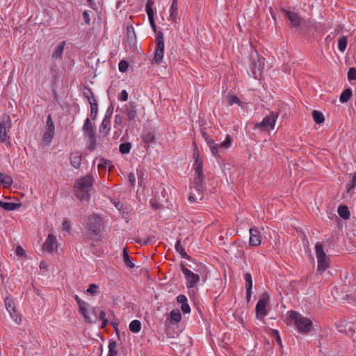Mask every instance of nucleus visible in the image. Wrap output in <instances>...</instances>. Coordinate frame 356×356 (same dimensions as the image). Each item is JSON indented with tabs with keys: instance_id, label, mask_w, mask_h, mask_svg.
Wrapping results in <instances>:
<instances>
[{
	"instance_id": "f257e3e1",
	"label": "nucleus",
	"mask_w": 356,
	"mask_h": 356,
	"mask_svg": "<svg viewBox=\"0 0 356 356\" xmlns=\"http://www.w3.org/2000/svg\"><path fill=\"white\" fill-rule=\"evenodd\" d=\"M85 227L90 239L99 241L102 238V232L104 229L103 218L97 214L93 213L88 216Z\"/></svg>"
},
{
	"instance_id": "f03ea898",
	"label": "nucleus",
	"mask_w": 356,
	"mask_h": 356,
	"mask_svg": "<svg viewBox=\"0 0 356 356\" xmlns=\"http://www.w3.org/2000/svg\"><path fill=\"white\" fill-rule=\"evenodd\" d=\"M95 180L91 175H87L85 177L76 180L74 186L75 195L80 200H88L90 197V191L92 190Z\"/></svg>"
},
{
	"instance_id": "7ed1b4c3",
	"label": "nucleus",
	"mask_w": 356,
	"mask_h": 356,
	"mask_svg": "<svg viewBox=\"0 0 356 356\" xmlns=\"http://www.w3.org/2000/svg\"><path fill=\"white\" fill-rule=\"evenodd\" d=\"M289 318L293 322L298 332L308 334L312 330V321L302 316L298 312L291 311L289 312Z\"/></svg>"
},
{
	"instance_id": "20e7f679",
	"label": "nucleus",
	"mask_w": 356,
	"mask_h": 356,
	"mask_svg": "<svg viewBox=\"0 0 356 356\" xmlns=\"http://www.w3.org/2000/svg\"><path fill=\"white\" fill-rule=\"evenodd\" d=\"M315 252L317 259V272L322 273L330 267V257L326 254L323 244L320 242L315 244Z\"/></svg>"
},
{
	"instance_id": "39448f33",
	"label": "nucleus",
	"mask_w": 356,
	"mask_h": 356,
	"mask_svg": "<svg viewBox=\"0 0 356 356\" xmlns=\"http://www.w3.org/2000/svg\"><path fill=\"white\" fill-rule=\"evenodd\" d=\"M12 125L10 115H2L0 119V141L8 145H10V137L8 135V133L10 131Z\"/></svg>"
},
{
	"instance_id": "423d86ee",
	"label": "nucleus",
	"mask_w": 356,
	"mask_h": 356,
	"mask_svg": "<svg viewBox=\"0 0 356 356\" xmlns=\"http://www.w3.org/2000/svg\"><path fill=\"white\" fill-rule=\"evenodd\" d=\"M269 296L267 293H263L259 301L257 302L255 307L256 312V318L258 320H263L264 316L268 314V312L266 309V305L268 302Z\"/></svg>"
},
{
	"instance_id": "0eeeda50",
	"label": "nucleus",
	"mask_w": 356,
	"mask_h": 356,
	"mask_svg": "<svg viewBox=\"0 0 356 356\" xmlns=\"http://www.w3.org/2000/svg\"><path fill=\"white\" fill-rule=\"evenodd\" d=\"M156 48L154 58L152 60V63L159 64L161 62L163 58L164 54V40H163V34L161 31H159L156 33Z\"/></svg>"
},
{
	"instance_id": "6e6552de",
	"label": "nucleus",
	"mask_w": 356,
	"mask_h": 356,
	"mask_svg": "<svg viewBox=\"0 0 356 356\" xmlns=\"http://www.w3.org/2000/svg\"><path fill=\"white\" fill-rule=\"evenodd\" d=\"M250 60H251L250 67L252 74L256 77V74L259 72L264 65V58L259 56L257 51H252L250 54Z\"/></svg>"
},
{
	"instance_id": "1a4fd4ad",
	"label": "nucleus",
	"mask_w": 356,
	"mask_h": 356,
	"mask_svg": "<svg viewBox=\"0 0 356 356\" xmlns=\"http://www.w3.org/2000/svg\"><path fill=\"white\" fill-rule=\"evenodd\" d=\"M180 267L187 281V287L188 289L193 288L195 286L197 285V284L200 281L199 275L194 273L193 272L188 269L184 264H181Z\"/></svg>"
},
{
	"instance_id": "9d476101",
	"label": "nucleus",
	"mask_w": 356,
	"mask_h": 356,
	"mask_svg": "<svg viewBox=\"0 0 356 356\" xmlns=\"http://www.w3.org/2000/svg\"><path fill=\"white\" fill-rule=\"evenodd\" d=\"M277 117V113L271 112L270 115H266L261 122L256 124L255 128L263 129L264 130H268V129H272L275 127Z\"/></svg>"
},
{
	"instance_id": "9b49d317",
	"label": "nucleus",
	"mask_w": 356,
	"mask_h": 356,
	"mask_svg": "<svg viewBox=\"0 0 356 356\" xmlns=\"http://www.w3.org/2000/svg\"><path fill=\"white\" fill-rule=\"evenodd\" d=\"M4 302L6 308L9 312L10 317L17 324L19 325L22 323V318L21 316L16 312L13 300L10 298L6 297L4 300Z\"/></svg>"
},
{
	"instance_id": "f8f14e48",
	"label": "nucleus",
	"mask_w": 356,
	"mask_h": 356,
	"mask_svg": "<svg viewBox=\"0 0 356 356\" xmlns=\"http://www.w3.org/2000/svg\"><path fill=\"white\" fill-rule=\"evenodd\" d=\"M204 174H200L194 177L193 181L192 182L191 190H195L199 196L200 200H202V191L204 189Z\"/></svg>"
},
{
	"instance_id": "ddd939ff",
	"label": "nucleus",
	"mask_w": 356,
	"mask_h": 356,
	"mask_svg": "<svg viewBox=\"0 0 356 356\" xmlns=\"http://www.w3.org/2000/svg\"><path fill=\"white\" fill-rule=\"evenodd\" d=\"M123 113L126 116V120L129 122L134 120L137 117L136 103L130 102L124 105Z\"/></svg>"
},
{
	"instance_id": "4468645a",
	"label": "nucleus",
	"mask_w": 356,
	"mask_h": 356,
	"mask_svg": "<svg viewBox=\"0 0 356 356\" xmlns=\"http://www.w3.org/2000/svg\"><path fill=\"white\" fill-rule=\"evenodd\" d=\"M58 247L57 239L55 235L49 234L43 244L42 250L47 252H52L56 250Z\"/></svg>"
},
{
	"instance_id": "2eb2a0df",
	"label": "nucleus",
	"mask_w": 356,
	"mask_h": 356,
	"mask_svg": "<svg viewBox=\"0 0 356 356\" xmlns=\"http://www.w3.org/2000/svg\"><path fill=\"white\" fill-rule=\"evenodd\" d=\"M261 236L259 231L254 227L250 228L249 244L251 246H257L261 244Z\"/></svg>"
},
{
	"instance_id": "dca6fc26",
	"label": "nucleus",
	"mask_w": 356,
	"mask_h": 356,
	"mask_svg": "<svg viewBox=\"0 0 356 356\" xmlns=\"http://www.w3.org/2000/svg\"><path fill=\"white\" fill-rule=\"evenodd\" d=\"M202 136L204 138L207 144L209 145L212 154L215 157H218L219 156V154H218V145L215 143V142L213 140V138H211L207 132L203 131L202 132Z\"/></svg>"
},
{
	"instance_id": "f3484780",
	"label": "nucleus",
	"mask_w": 356,
	"mask_h": 356,
	"mask_svg": "<svg viewBox=\"0 0 356 356\" xmlns=\"http://www.w3.org/2000/svg\"><path fill=\"white\" fill-rule=\"evenodd\" d=\"M284 15L289 19L291 24L293 27H298L301 24V17L298 13L283 10Z\"/></svg>"
},
{
	"instance_id": "a211bd4d",
	"label": "nucleus",
	"mask_w": 356,
	"mask_h": 356,
	"mask_svg": "<svg viewBox=\"0 0 356 356\" xmlns=\"http://www.w3.org/2000/svg\"><path fill=\"white\" fill-rule=\"evenodd\" d=\"M83 131L84 133V135L87 137L92 136L93 135H95L96 129L95 125L90 122L89 118H87L85 120L83 127Z\"/></svg>"
},
{
	"instance_id": "6ab92c4d",
	"label": "nucleus",
	"mask_w": 356,
	"mask_h": 356,
	"mask_svg": "<svg viewBox=\"0 0 356 356\" xmlns=\"http://www.w3.org/2000/svg\"><path fill=\"white\" fill-rule=\"evenodd\" d=\"M70 163L76 169L79 168L81 164V154L79 152H72L70 154Z\"/></svg>"
},
{
	"instance_id": "aec40b11",
	"label": "nucleus",
	"mask_w": 356,
	"mask_h": 356,
	"mask_svg": "<svg viewBox=\"0 0 356 356\" xmlns=\"http://www.w3.org/2000/svg\"><path fill=\"white\" fill-rule=\"evenodd\" d=\"M21 203L8 202L1 200L0 207L6 211H15L21 207Z\"/></svg>"
},
{
	"instance_id": "412c9836",
	"label": "nucleus",
	"mask_w": 356,
	"mask_h": 356,
	"mask_svg": "<svg viewBox=\"0 0 356 356\" xmlns=\"http://www.w3.org/2000/svg\"><path fill=\"white\" fill-rule=\"evenodd\" d=\"M79 312L83 315L84 320L88 323H91L92 320L90 318L88 310H87V302L81 300L80 303L78 304Z\"/></svg>"
},
{
	"instance_id": "4be33fe9",
	"label": "nucleus",
	"mask_w": 356,
	"mask_h": 356,
	"mask_svg": "<svg viewBox=\"0 0 356 356\" xmlns=\"http://www.w3.org/2000/svg\"><path fill=\"white\" fill-rule=\"evenodd\" d=\"M111 117V113L109 114L108 116L107 115H105L102 124L99 126V132L103 133L104 134H106L108 131L110 129V118Z\"/></svg>"
},
{
	"instance_id": "5701e85b",
	"label": "nucleus",
	"mask_w": 356,
	"mask_h": 356,
	"mask_svg": "<svg viewBox=\"0 0 356 356\" xmlns=\"http://www.w3.org/2000/svg\"><path fill=\"white\" fill-rule=\"evenodd\" d=\"M175 247L176 251L180 254L181 257L185 258V259H188V261L192 260V257L191 256H189L188 254H187L184 247L181 244V239L177 240Z\"/></svg>"
},
{
	"instance_id": "b1692460",
	"label": "nucleus",
	"mask_w": 356,
	"mask_h": 356,
	"mask_svg": "<svg viewBox=\"0 0 356 356\" xmlns=\"http://www.w3.org/2000/svg\"><path fill=\"white\" fill-rule=\"evenodd\" d=\"M178 16V0H172L170 8V17L175 22Z\"/></svg>"
},
{
	"instance_id": "393cba45",
	"label": "nucleus",
	"mask_w": 356,
	"mask_h": 356,
	"mask_svg": "<svg viewBox=\"0 0 356 356\" xmlns=\"http://www.w3.org/2000/svg\"><path fill=\"white\" fill-rule=\"evenodd\" d=\"M65 45V41H62L59 43V44L56 47V49L54 51L52 54V58L57 59L58 58H61L64 47Z\"/></svg>"
},
{
	"instance_id": "a878e982",
	"label": "nucleus",
	"mask_w": 356,
	"mask_h": 356,
	"mask_svg": "<svg viewBox=\"0 0 356 356\" xmlns=\"http://www.w3.org/2000/svg\"><path fill=\"white\" fill-rule=\"evenodd\" d=\"M194 170L196 174L200 175L203 173V163L202 161L199 156V154H197V157L195 158V163L193 164Z\"/></svg>"
},
{
	"instance_id": "bb28decb",
	"label": "nucleus",
	"mask_w": 356,
	"mask_h": 356,
	"mask_svg": "<svg viewBox=\"0 0 356 356\" xmlns=\"http://www.w3.org/2000/svg\"><path fill=\"white\" fill-rule=\"evenodd\" d=\"M153 6H154V1L152 0H147L146 5H145V9L147 12V15L148 16V19H154V12L153 10Z\"/></svg>"
},
{
	"instance_id": "cd10ccee",
	"label": "nucleus",
	"mask_w": 356,
	"mask_h": 356,
	"mask_svg": "<svg viewBox=\"0 0 356 356\" xmlns=\"http://www.w3.org/2000/svg\"><path fill=\"white\" fill-rule=\"evenodd\" d=\"M338 213L343 219H348L350 216L348 208L345 205H340L338 207Z\"/></svg>"
},
{
	"instance_id": "c85d7f7f",
	"label": "nucleus",
	"mask_w": 356,
	"mask_h": 356,
	"mask_svg": "<svg viewBox=\"0 0 356 356\" xmlns=\"http://www.w3.org/2000/svg\"><path fill=\"white\" fill-rule=\"evenodd\" d=\"M353 92L350 88H348L343 90V92L341 93L339 100L341 103H346L347 102L350 97H352Z\"/></svg>"
},
{
	"instance_id": "c756f323",
	"label": "nucleus",
	"mask_w": 356,
	"mask_h": 356,
	"mask_svg": "<svg viewBox=\"0 0 356 356\" xmlns=\"http://www.w3.org/2000/svg\"><path fill=\"white\" fill-rule=\"evenodd\" d=\"M0 183L4 187H9L13 183V179L10 176L0 173Z\"/></svg>"
},
{
	"instance_id": "7c9ffc66",
	"label": "nucleus",
	"mask_w": 356,
	"mask_h": 356,
	"mask_svg": "<svg viewBox=\"0 0 356 356\" xmlns=\"http://www.w3.org/2000/svg\"><path fill=\"white\" fill-rule=\"evenodd\" d=\"M312 115L314 118V120L315 121V122L316 124H321L325 120L323 114L318 111H316V110L313 111L312 113Z\"/></svg>"
},
{
	"instance_id": "2f4dec72",
	"label": "nucleus",
	"mask_w": 356,
	"mask_h": 356,
	"mask_svg": "<svg viewBox=\"0 0 356 356\" xmlns=\"http://www.w3.org/2000/svg\"><path fill=\"white\" fill-rule=\"evenodd\" d=\"M141 329V323L138 320H134L129 324V330L134 333H138Z\"/></svg>"
},
{
	"instance_id": "473e14b6",
	"label": "nucleus",
	"mask_w": 356,
	"mask_h": 356,
	"mask_svg": "<svg viewBox=\"0 0 356 356\" xmlns=\"http://www.w3.org/2000/svg\"><path fill=\"white\" fill-rule=\"evenodd\" d=\"M227 102L229 105H233L234 104H236L238 106H241V100L235 95L229 93L227 95Z\"/></svg>"
},
{
	"instance_id": "72a5a7b5",
	"label": "nucleus",
	"mask_w": 356,
	"mask_h": 356,
	"mask_svg": "<svg viewBox=\"0 0 356 356\" xmlns=\"http://www.w3.org/2000/svg\"><path fill=\"white\" fill-rule=\"evenodd\" d=\"M90 114L91 117L93 120H95L97 115V108H98V104L97 99H93L92 102H90Z\"/></svg>"
},
{
	"instance_id": "f704fd0d",
	"label": "nucleus",
	"mask_w": 356,
	"mask_h": 356,
	"mask_svg": "<svg viewBox=\"0 0 356 356\" xmlns=\"http://www.w3.org/2000/svg\"><path fill=\"white\" fill-rule=\"evenodd\" d=\"M143 142L149 145V143H154L155 140L154 134L152 132H148L145 134L143 137Z\"/></svg>"
},
{
	"instance_id": "c9c22d12",
	"label": "nucleus",
	"mask_w": 356,
	"mask_h": 356,
	"mask_svg": "<svg viewBox=\"0 0 356 356\" xmlns=\"http://www.w3.org/2000/svg\"><path fill=\"white\" fill-rule=\"evenodd\" d=\"M347 38L346 36L341 37L338 41V48L340 51L343 52L347 47Z\"/></svg>"
},
{
	"instance_id": "e433bc0d",
	"label": "nucleus",
	"mask_w": 356,
	"mask_h": 356,
	"mask_svg": "<svg viewBox=\"0 0 356 356\" xmlns=\"http://www.w3.org/2000/svg\"><path fill=\"white\" fill-rule=\"evenodd\" d=\"M131 147V143L126 142L120 145L119 150L122 154H127L130 152Z\"/></svg>"
},
{
	"instance_id": "4c0bfd02",
	"label": "nucleus",
	"mask_w": 356,
	"mask_h": 356,
	"mask_svg": "<svg viewBox=\"0 0 356 356\" xmlns=\"http://www.w3.org/2000/svg\"><path fill=\"white\" fill-rule=\"evenodd\" d=\"M83 95L86 98H87L90 104L93 101V99H96L94 97L92 91L89 88L85 87L83 90Z\"/></svg>"
},
{
	"instance_id": "58836bf2",
	"label": "nucleus",
	"mask_w": 356,
	"mask_h": 356,
	"mask_svg": "<svg viewBox=\"0 0 356 356\" xmlns=\"http://www.w3.org/2000/svg\"><path fill=\"white\" fill-rule=\"evenodd\" d=\"M170 318L175 322H179L181 319V314L178 309H173L170 312Z\"/></svg>"
},
{
	"instance_id": "ea45409f",
	"label": "nucleus",
	"mask_w": 356,
	"mask_h": 356,
	"mask_svg": "<svg viewBox=\"0 0 356 356\" xmlns=\"http://www.w3.org/2000/svg\"><path fill=\"white\" fill-rule=\"evenodd\" d=\"M116 342L111 341L108 343V356H115L117 355Z\"/></svg>"
},
{
	"instance_id": "a19ab883",
	"label": "nucleus",
	"mask_w": 356,
	"mask_h": 356,
	"mask_svg": "<svg viewBox=\"0 0 356 356\" xmlns=\"http://www.w3.org/2000/svg\"><path fill=\"white\" fill-rule=\"evenodd\" d=\"M99 286L95 284H90L87 289V293L92 295L96 296L98 293Z\"/></svg>"
},
{
	"instance_id": "79ce46f5",
	"label": "nucleus",
	"mask_w": 356,
	"mask_h": 356,
	"mask_svg": "<svg viewBox=\"0 0 356 356\" xmlns=\"http://www.w3.org/2000/svg\"><path fill=\"white\" fill-rule=\"evenodd\" d=\"M232 142V137L230 136V135L228 134V135H227L225 141L221 143L220 144V145L218 146V147H220L225 148V149L229 148L231 146Z\"/></svg>"
},
{
	"instance_id": "37998d69",
	"label": "nucleus",
	"mask_w": 356,
	"mask_h": 356,
	"mask_svg": "<svg viewBox=\"0 0 356 356\" xmlns=\"http://www.w3.org/2000/svg\"><path fill=\"white\" fill-rule=\"evenodd\" d=\"M244 278L246 282V289L252 290V275L247 273L244 275Z\"/></svg>"
},
{
	"instance_id": "c03bdc74",
	"label": "nucleus",
	"mask_w": 356,
	"mask_h": 356,
	"mask_svg": "<svg viewBox=\"0 0 356 356\" xmlns=\"http://www.w3.org/2000/svg\"><path fill=\"white\" fill-rule=\"evenodd\" d=\"M356 186V171L352 176L350 183L347 184V192L349 193Z\"/></svg>"
},
{
	"instance_id": "a18cd8bd",
	"label": "nucleus",
	"mask_w": 356,
	"mask_h": 356,
	"mask_svg": "<svg viewBox=\"0 0 356 356\" xmlns=\"http://www.w3.org/2000/svg\"><path fill=\"white\" fill-rule=\"evenodd\" d=\"M271 336L275 339L276 341L280 345V346L282 347V343L281 337L280 336V333H279L278 330H271Z\"/></svg>"
},
{
	"instance_id": "49530a36",
	"label": "nucleus",
	"mask_w": 356,
	"mask_h": 356,
	"mask_svg": "<svg viewBox=\"0 0 356 356\" xmlns=\"http://www.w3.org/2000/svg\"><path fill=\"white\" fill-rule=\"evenodd\" d=\"M46 127H47L46 130L54 131V129H55L54 124V122H53L51 115H49L47 117Z\"/></svg>"
},
{
	"instance_id": "de8ad7c7",
	"label": "nucleus",
	"mask_w": 356,
	"mask_h": 356,
	"mask_svg": "<svg viewBox=\"0 0 356 356\" xmlns=\"http://www.w3.org/2000/svg\"><path fill=\"white\" fill-rule=\"evenodd\" d=\"M89 138V145L88 146V149L92 151L95 149L96 147V138H95V135H93L92 137V136H88V137Z\"/></svg>"
},
{
	"instance_id": "09e8293b",
	"label": "nucleus",
	"mask_w": 356,
	"mask_h": 356,
	"mask_svg": "<svg viewBox=\"0 0 356 356\" xmlns=\"http://www.w3.org/2000/svg\"><path fill=\"white\" fill-rule=\"evenodd\" d=\"M348 79L349 81L356 80V68L350 67L348 72Z\"/></svg>"
},
{
	"instance_id": "8fccbe9b",
	"label": "nucleus",
	"mask_w": 356,
	"mask_h": 356,
	"mask_svg": "<svg viewBox=\"0 0 356 356\" xmlns=\"http://www.w3.org/2000/svg\"><path fill=\"white\" fill-rule=\"evenodd\" d=\"M54 131H53L46 130L43 135V139L48 142H51L54 136Z\"/></svg>"
},
{
	"instance_id": "3c124183",
	"label": "nucleus",
	"mask_w": 356,
	"mask_h": 356,
	"mask_svg": "<svg viewBox=\"0 0 356 356\" xmlns=\"http://www.w3.org/2000/svg\"><path fill=\"white\" fill-rule=\"evenodd\" d=\"M129 66L128 63L126 60H121L119 63V70L121 72H124L127 70Z\"/></svg>"
},
{
	"instance_id": "603ef678",
	"label": "nucleus",
	"mask_w": 356,
	"mask_h": 356,
	"mask_svg": "<svg viewBox=\"0 0 356 356\" xmlns=\"http://www.w3.org/2000/svg\"><path fill=\"white\" fill-rule=\"evenodd\" d=\"M124 261V263L125 264V266L129 268H134L135 265L131 261V257L129 256L128 257H126L123 259Z\"/></svg>"
},
{
	"instance_id": "864d4df0",
	"label": "nucleus",
	"mask_w": 356,
	"mask_h": 356,
	"mask_svg": "<svg viewBox=\"0 0 356 356\" xmlns=\"http://www.w3.org/2000/svg\"><path fill=\"white\" fill-rule=\"evenodd\" d=\"M118 99L122 102H126L128 99V92L126 90H123L118 95Z\"/></svg>"
},
{
	"instance_id": "5fc2aeb1",
	"label": "nucleus",
	"mask_w": 356,
	"mask_h": 356,
	"mask_svg": "<svg viewBox=\"0 0 356 356\" xmlns=\"http://www.w3.org/2000/svg\"><path fill=\"white\" fill-rule=\"evenodd\" d=\"M108 162L105 159H101L99 163L97 165L98 170H106Z\"/></svg>"
},
{
	"instance_id": "6e6d98bb",
	"label": "nucleus",
	"mask_w": 356,
	"mask_h": 356,
	"mask_svg": "<svg viewBox=\"0 0 356 356\" xmlns=\"http://www.w3.org/2000/svg\"><path fill=\"white\" fill-rule=\"evenodd\" d=\"M197 197H199L195 190H191V195L188 197V200L191 202H194Z\"/></svg>"
},
{
	"instance_id": "4d7b16f0",
	"label": "nucleus",
	"mask_w": 356,
	"mask_h": 356,
	"mask_svg": "<svg viewBox=\"0 0 356 356\" xmlns=\"http://www.w3.org/2000/svg\"><path fill=\"white\" fill-rule=\"evenodd\" d=\"M181 309L183 313H184V314H188L191 312V307L187 302L182 304L181 306Z\"/></svg>"
},
{
	"instance_id": "13d9d810",
	"label": "nucleus",
	"mask_w": 356,
	"mask_h": 356,
	"mask_svg": "<svg viewBox=\"0 0 356 356\" xmlns=\"http://www.w3.org/2000/svg\"><path fill=\"white\" fill-rule=\"evenodd\" d=\"M177 302L181 303V305L187 302V298H186V296L182 295V294L179 295L177 298Z\"/></svg>"
},
{
	"instance_id": "bf43d9fd",
	"label": "nucleus",
	"mask_w": 356,
	"mask_h": 356,
	"mask_svg": "<svg viewBox=\"0 0 356 356\" xmlns=\"http://www.w3.org/2000/svg\"><path fill=\"white\" fill-rule=\"evenodd\" d=\"M127 36L128 38L135 37L134 29L131 25L127 27Z\"/></svg>"
},
{
	"instance_id": "052dcab7",
	"label": "nucleus",
	"mask_w": 356,
	"mask_h": 356,
	"mask_svg": "<svg viewBox=\"0 0 356 356\" xmlns=\"http://www.w3.org/2000/svg\"><path fill=\"white\" fill-rule=\"evenodd\" d=\"M149 203L151 206L154 209H159L161 207L160 204L156 201V199H151Z\"/></svg>"
},
{
	"instance_id": "680f3d73",
	"label": "nucleus",
	"mask_w": 356,
	"mask_h": 356,
	"mask_svg": "<svg viewBox=\"0 0 356 356\" xmlns=\"http://www.w3.org/2000/svg\"><path fill=\"white\" fill-rule=\"evenodd\" d=\"M15 252L17 256L20 257L25 254V250L21 246L17 247Z\"/></svg>"
},
{
	"instance_id": "e2e57ef3",
	"label": "nucleus",
	"mask_w": 356,
	"mask_h": 356,
	"mask_svg": "<svg viewBox=\"0 0 356 356\" xmlns=\"http://www.w3.org/2000/svg\"><path fill=\"white\" fill-rule=\"evenodd\" d=\"M83 19H84L85 22H86L87 24H90V18L89 14L88 13V12H87L86 10H85V11L83 13Z\"/></svg>"
},
{
	"instance_id": "0e129e2a",
	"label": "nucleus",
	"mask_w": 356,
	"mask_h": 356,
	"mask_svg": "<svg viewBox=\"0 0 356 356\" xmlns=\"http://www.w3.org/2000/svg\"><path fill=\"white\" fill-rule=\"evenodd\" d=\"M129 181L130 182V184L132 186H134L135 181H136V179H135L134 174L132 173V172L129 173Z\"/></svg>"
},
{
	"instance_id": "69168bd1",
	"label": "nucleus",
	"mask_w": 356,
	"mask_h": 356,
	"mask_svg": "<svg viewBox=\"0 0 356 356\" xmlns=\"http://www.w3.org/2000/svg\"><path fill=\"white\" fill-rule=\"evenodd\" d=\"M149 21L151 27L152 28L154 32L156 34V33H158L159 31H157L156 25L155 24L154 19H149Z\"/></svg>"
},
{
	"instance_id": "338daca9",
	"label": "nucleus",
	"mask_w": 356,
	"mask_h": 356,
	"mask_svg": "<svg viewBox=\"0 0 356 356\" xmlns=\"http://www.w3.org/2000/svg\"><path fill=\"white\" fill-rule=\"evenodd\" d=\"M63 227L65 230L69 231L70 228V225L67 220H65L63 222Z\"/></svg>"
},
{
	"instance_id": "774afa93",
	"label": "nucleus",
	"mask_w": 356,
	"mask_h": 356,
	"mask_svg": "<svg viewBox=\"0 0 356 356\" xmlns=\"http://www.w3.org/2000/svg\"><path fill=\"white\" fill-rule=\"evenodd\" d=\"M122 122L121 117L118 115H116L115 116V123L116 124H120Z\"/></svg>"
}]
</instances>
